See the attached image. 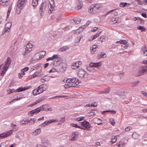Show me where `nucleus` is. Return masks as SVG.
Instances as JSON below:
<instances>
[{
	"label": "nucleus",
	"mask_w": 147,
	"mask_h": 147,
	"mask_svg": "<svg viewBox=\"0 0 147 147\" xmlns=\"http://www.w3.org/2000/svg\"><path fill=\"white\" fill-rule=\"evenodd\" d=\"M10 58L8 57L7 58L5 63L2 64L0 66V71L1 70L0 75L3 76L7 71L11 63Z\"/></svg>",
	"instance_id": "nucleus-1"
},
{
	"label": "nucleus",
	"mask_w": 147,
	"mask_h": 147,
	"mask_svg": "<svg viewBox=\"0 0 147 147\" xmlns=\"http://www.w3.org/2000/svg\"><path fill=\"white\" fill-rule=\"evenodd\" d=\"M100 7V5L98 4L92 5L89 7L88 11L90 13L95 14L97 12L98 9Z\"/></svg>",
	"instance_id": "nucleus-2"
},
{
	"label": "nucleus",
	"mask_w": 147,
	"mask_h": 147,
	"mask_svg": "<svg viewBox=\"0 0 147 147\" xmlns=\"http://www.w3.org/2000/svg\"><path fill=\"white\" fill-rule=\"evenodd\" d=\"M82 127L80 126V129L87 130L89 129L91 127L88 122L84 121L80 123Z\"/></svg>",
	"instance_id": "nucleus-3"
},
{
	"label": "nucleus",
	"mask_w": 147,
	"mask_h": 147,
	"mask_svg": "<svg viewBox=\"0 0 147 147\" xmlns=\"http://www.w3.org/2000/svg\"><path fill=\"white\" fill-rule=\"evenodd\" d=\"M13 129L14 130H11L8 132H5L2 134H0V140L4 138L9 136L12 134L13 131H17L18 130V129L16 127H15V128Z\"/></svg>",
	"instance_id": "nucleus-4"
},
{
	"label": "nucleus",
	"mask_w": 147,
	"mask_h": 147,
	"mask_svg": "<svg viewBox=\"0 0 147 147\" xmlns=\"http://www.w3.org/2000/svg\"><path fill=\"white\" fill-rule=\"evenodd\" d=\"M47 7V4L44 2L42 3L40 8L39 12L41 16L43 15L44 11L45 10Z\"/></svg>",
	"instance_id": "nucleus-5"
},
{
	"label": "nucleus",
	"mask_w": 147,
	"mask_h": 147,
	"mask_svg": "<svg viewBox=\"0 0 147 147\" xmlns=\"http://www.w3.org/2000/svg\"><path fill=\"white\" fill-rule=\"evenodd\" d=\"M26 1L27 0H19L17 4V6L21 9H22L26 5Z\"/></svg>",
	"instance_id": "nucleus-6"
},
{
	"label": "nucleus",
	"mask_w": 147,
	"mask_h": 147,
	"mask_svg": "<svg viewBox=\"0 0 147 147\" xmlns=\"http://www.w3.org/2000/svg\"><path fill=\"white\" fill-rule=\"evenodd\" d=\"M77 74L78 77L80 78L85 77L86 75H87L86 72L82 69H79L77 72Z\"/></svg>",
	"instance_id": "nucleus-7"
},
{
	"label": "nucleus",
	"mask_w": 147,
	"mask_h": 147,
	"mask_svg": "<svg viewBox=\"0 0 147 147\" xmlns=\"http://www.w3.org/2000/svg\"><path fill=\"white\" fill-rule=\"evenodd\" d=\"M146 73H147V66H142L141 67V70L139 71L138 75H142Z\"/></svg>",
	"instance_id": "nucleus-8"
},
{
	"label": "nucleus",
	"mask_w": 147,
	"mask_h": 147,
	"mask_svg": "<svg viewBox=\"0 0 147 147\" xmlns=\"http://www.w3.org/2000/svg\"><path fill=\"white\" fill-rule=\"evenodd\" d=\"M41 107L37 108L35 109L30 111L28 113L29 115H30V114H31V116H33L34 114H36L39 113L41 110Z\"/></svg>",
	"instance_id": "nucleus-9"
},
{
	"label": "nucleus",
	"mask_w": 147,
	"mask_h": 147,
	"mask_svg": "<svg viewBox=\"0 0 147 147\" xmlns=\"http://www.w3.org/2000/svg\"><path fill=\"white\" fill-rule=\"evenodd\" d=\"M66 81L67 82H70L72 84H76V86L79 84L78 80L76 78H72L67 79Z\"/></svg>",
	"instance_id": "nucleus-10"
},
{
	"label": "nucleus",
	"mask_w": 147,
	"mask_h": 147,
	"mask_svg": "<svg viewBox=\"0 0 147 147\" xmlns=\"http://www.w3.org/2000/svg\"><path fill=\"white\" fill-rule=\"evenodd\" d=\"M15 97L16 98L13 99L10 102V103H11L12 102H14L15 101L20 100L22 98H23V95L20 93H18L15 95Z\"/></svg>",
	"instance_id": "nucleus-11"
},
{
	"label": "nucleus",
	"mask_w": 147,
	"mask_h": 147,
	"mask_svg": "<svg viewBox=\"0 0 147 147\" xmlns=\"http://www.w3.org/2000/svg\"><path fill=\"white\" fill-rule=\"evenodd\" d=\"M82 64V62L81 61H78L73 63L71 65V67L72 69H76L79 67V66L81 65Z\"/></svg>",
	"instance_id": "nucleus-12"
},
{
	"label": "nucleus",
	"mask_w": 147,
	"mask_h": 147,
	"mask_svg": "<svg viewBox=\"0 0 147 147\" xmlns=\"http://www.w3.org/2000/svg\"><path fill=\"white\" fill-rule=\"evenodd\" d=\"M38 88L40 90L41 93H42L47 89L48 86L46 84H43L40 85Z\"/></svg>",
	"instance_id": "nucleus-13"
},
{
	"label": "nucleus",
	"mask_w": 147,
	"mask_h": 147,
	"mask_svg": "<svg viewBox=\"0 0 147 147\" xmlns=\"http://www.w3.org/2000/svg\"><path fill=\"white\" fill-rule=\"evenodd\" d=\"M81 21V20L80 18H76L71 20L69 22L71 23L72 24L74 25L79 24Z\"/></svg>",
	"instance_id": "nucleus-14"
},
{
	"label": "nucleus",
	"mask_w": 147,
	"mask_h": 147,
	"mask_svg": "<svg viewBox=\"0 0 147 147\" xmlns=\"http://www.w3.org/2000/svg\"><path fill=\"white\" fill-rule=\"evenodd\" d=\"M78 133L77 132H74L71 137H69V140L71 141H75L76 140V138L78 137Z\"/></svg>",
	"instance_id": "nucleus-15"
},
{
	"label": "nucleus",
	"mask_w": 147,
	"mask_h": 147,
	"mask_svg": "<svg viewBox=\"0 0 147 147\" xmlns=\"http://www.w3.org/2000/svg\"><path fill=\"white\" fill-rule=\"evenodd\" d=\"M38 68V69H37V71L34 73V75L36 77L42 76V75L41 73L42 71L41 67H39Z\"/></svg>",
	"instance_id": "nucleus-16"
},
{
	"label": "nucleus",
	"mask_w": 147,
	"mask_h": 147,
	"mask_svg": "<svg viewBox=\"0 0 147 147\" xmlns=\"http://www.w3.org/2000/svg\"><path fill=\"white\" fill-rule=\"evenodd\" d=\"M10 3V0H0V4L4 6H7Z\"/></svg>",
	"instance_id": "nucleus-17"
},
{
	"label": "nucleus",
	"mask_w": 147,
	"mask_h": 147,
	"mask_svg": "<svg viewBox=\"0 0 147 147\" xmlns=\"http://www.w3.org/2000/svg\"><path fill=\"white\" fill-rule=\"evenodd\" d=\"M59 55H57V57L55 58V60L53 61V62L51 63V65L57 66L59 64V61L60 60V58L59 57Z\"/></svg>",
	"instance_id": "nucleus-18"
},
{
	"label": "nucleus",
	"mask_w": 147,
	"mask_h": 147,
	"mask_svg": "<svg viewBox=\"0 0 147 147\" xmlns=\"http://www.w3.org/2000/svg\"><path fill=\"white\" fill-rule=\"evenodd\" d=\"M102 65L101 62L97 63H91L89 64V65L92 67H98Z\"/></svg>",
	"instance_id": "nucleus-19"
},
{
	"label": "nucleus",
	"mask_w": 147,
	"mask_h": 147,
	"mask_svg": "<svg viewBox=\"0 0 147 147\" xmlns=\"http://www.w3.org/2000/svg\"><path fill=\"white\" fill-rule=\"evenodd\" d=\"M82 37V35H81L79 37H77L76 38L74 43V45L76 46L78 45V44L79 43Z\"/></svg>",
	"instance_id": "nucleus-20"
},
{
	"label": "nucleus",
	"mask_w": 147,
	"mask_h": 147,
	"mask_svg": "<svg viewBox=\"0 0 147 147\" xmlns=\"http://www.w3.org/2000/svg\"><path fill=\"white\" fill-rule=\"evenodd\" d=\"M29 89V88L27 87H20V88H18L16 90H15V91H16V92H22L26 90L27 89Z\"/></svg>",
	"instance_id": "nucleus-21"
},
{
	"label": "nucleus",
	"mask_w": 147,
	"mask_h": 147,
	"mask_svg": "<svg viewBox=\"0 0 147 147\" xmlns=\"http://www.w3.org/2000/svg\"><path fill=\"white\" fill-rule=\"evenodd\" d=\"M106 57L107 55L105 53L101 52L98 55L97 57L98 59H99L101 58H105Z\"/></svg>",
	"instance_id": "nucleus-22"
},
{
	"label": "nucleus",
	"mask_w": 147,
	"mask_h": 147,
	"mask_svg": "<svg viewBox=\"0 0 147 147\" xmlns=\"http://www.w3.org/2000/svg\"><path fill=\"white\" fill-rule=\"evenodd\" d=\"M93 122L95 124H96L98 125H100L101 124H102V123L101 122H99L100 121H101V120L100 119L97 117L94 118L93 119Z\"/></svg>",
	"instance_id": "nucleus-23"
},
{
	"label": "nucleus",
	"mask_w": 147,
	"mask_h": 147,
	"mask_svg": "<svg viewBox=\"0 0 147 147\" xmlns=\"http://www.w3.org/2000/svg\"><path fill=\"white\" fill-rule=\"evenodd\" d=\"M41 93V92L38 88L34 89L33 91V93L34 95H36Z\"/></svg>",
	"instance_id": "nucleus-24"
},
{
	"label": "nucleus",
	"mask_w": 147,
	"mask_h": 147,
	"mask_svg": "<svg viewBox=\"0 0 147 147\" xmlns=\"http://www.w3.org/2000/svg\"><path fill=\"white\" fill-rule=\"evenodd\" d=\"M41 132V130L40 129H38L33 132V135L36 136L40 134Z\"/></svg>",
	"instance_id": "nucleus-25"
},
{
	"label": "nucleus",
	"mask_w": 147,
	"mask_h": 147,
	"mask_svg": "<svg viewBox=\"0 0 147 147\" xmlns=\"http://www.w3.org/2000/svg\"><path fill=\"white\" fill-rule=\"evenodd\" d=\"M84 27H80L79 29L76 30L74 32L75 34H78L80 33L83 31V28H84Z\"/></svg>",
	"instance_id": "nucleus-26"
},
{
	"label": "nucleus",
	"mask_w": 147,
	"mask_h": 147,
	"mask_svg": "<svg viewBox=\"0 0 147 147\" xmlns=\"http://www.w3.org/2000/svg\"><path fill=\"white\" fill-rule=\"evenodd\" d=\"M40 55L38 53H36L34 55V60H38L41 59L40 57Z\"/></svg>",
	"instance_id": "nucleus-27"
},
{
	"label": "nucleus",
	"mask_w": 147,
	"mask_h": 147,
	"mask_svg": "<svg viewBox=\"0 0 147 147\" xmlns=\"http://www.w3.org/2000/svg\"><path fill=\"white\" fill-rule=\"evenodd\" d=\"M83 5V3L82 1L79 0L78 2L77 6V9H80Z\"/></svg>",
	"instance_id": "nucleus-28"
},
{
	"label": "nucleus",
	"mask_w": 147,
	"mask_h": 147,
	"mask_svg": "<svg viewBox=\"0 0 147 147\" xmlns=\"http://www.w3.org/2000/svg\"><path fill=\"white\" fill-rule=\"evenodd\" d=\"M116 43H119L120 44H122L124 45H126L127 44V41L125 40H120L119 41H117L116 42Z\"/></svg>",
	"instance_id": "nucleus-29"
},
{
	"label": "nucleus",
	"mask_w": 147,
	"mask_h": 147,
	"mask_svg": "<svg viewBox=\"0 0 147 147\" xmlns=\"http://www.w3.org/2000/svg\"><path fill=\"white\" fill-rule=\"evenodd\" d=\"M142 52L143 55L144 56L147 55V48L145 47H142Z\"/></svg>",
	"instance_id": "nucleus-30"
},
{
	"label": "nucleus",
	"mask_w": 147,
	"mask_h": 147,
	"mask_svg": "<svg viewBox=\"0 0 147 147\" xmlns=\"http://www.w3.org/2000/svg\"><path fill=\"white\" fill-rule=\"evenodd\" d=\"M69 49V47L67 46H63L61 48L59 49V51H65L67 49Z\"/></svg>",
	"instance_id": "nucleus-31"
},
{
	"label": "nucleus",
	"mask_w": 147,
	"mask_h": 147,
	"mask_svg": "<svg viewBox=\"0 0 147 147\" xmlns=\"http://www.w3.org/2000/svg\"><path fill=\"white\" fill-rule=\"evenodd\" d=\"M117 136H112L111 139V141L110 142H112V144L114 143L117 140Z\"/></svg>",
	"instance_id": "nucleus-32"
},
{
	"label": "nucleus",
	"mask_w": 147,
	"mask_h": 147,
	"mask_svg": "<svg viewBox=\"0 0 147 147\" xmlns=\"http://www.w3.org/2000/svg\"><path fill=\"white\" fill-rule=\"evenodd\" d=\"M49 3L51 7L53 8L55 6L54 2V0H49Z\"/></svg>",
	"instance_id": "nucleus-33"
},
{
	"label": "nucleus",
	"mask_w": 147,
	"mask_h": 147,
	"mask_svg": "<svg viewBox=\"0 0 147 147\" xmlns=\"http://www.w3.org/2000/svg\"><path fill=\"white\" fill-rule=\"evenodd\" d=\"M97 105V102H94L91 104H89L88 105H86L85 107H96Z\"/></svg>",
	"instance_id": "nucleus-34"
},
{
	"label": "nucleus",
	"mask_w": 147,
	"mask_h": 147,
	"mask_svg": "<svg viewBox=\"0 0 147 147\" xmlns=\"http://www.w3.org/2000/svg\"><path fill=\"white\" fill-rule=\"evenodd\" d=\"M39 0H33L32 2V5L34 7L36 6L38 3Z\"/></svg>",
	"instance_id": "nucleus-35"
},
{
	"label": "nucleus",
	"mask_w": 147,
	"mask_h": 147,
	"mask_svg": "<svg viewBox=\"0 0 147 147\" xmlns=\"http://www.w3.org/2000/svg\"><path fill=\"white\" fill-rule=\"evenodd\" d=\"M57 57V55H54L52 57H49L47 58L46 59L47 61L50 60H53L55 58Z\"/></svg>",
	"instance_id": "nucleus-36"
},
{
	"label": "nucleus",
	"mask_w": 147,
	"mask_h": 147,
	"mask_svg": "<svg viewBox=\"0 0 147 147\" xmlns=\"http://www.w3.org/2000/svg\"><path fill=\"white\" fill-rule=\"evenodd\" d=\"M140 5L142 4L143 3H144L145 5L147 3V0H144L143 2H142L141 0H135Z\"/></svg>",
	"instance_id": "nucleus-37"
},
{
	"label": "nucleus",
	"mask_w": 147,
	"mask_h": 147,
	"mask_svg": "<svg viewBox=\"0 0 147 147\" xmlns=\"http://www.w3.org/2000/svg\"><path fill=\"white\" fill-rule=\"evenodd\" d=\"M139 137V135L136 133H134L132 135V137L134 139H138Z\"/></svg>",
	"instance_id": "nucleus-38"
},
{
	"label": "nucleus",
	"mask_w": 147,
	"mask_h": 147,
	"mask_svg": "<svg viewBox=\"0 0 147 147\" xmlns=\"http://www.w3.org/2000/svg\"><path fill=\"white\" fill-rule=\"evenodd\" d=\"M26 47L27 48H29V49H32V47L33 45L30 42H28L26 45V46H24V47Z\"/></svg>",
	"instance_id": "nucleus-39"
},
{
	"label": "nucleus",
	"mask_w": 147,
	"mask_h": 147,
	"mask_svg": "<svg viewBox=\"0 0 147 147\" xmlns=\"http://www.w3.org/2000/svg\"><path fill=\"white\" fill-rule=\"evenodd\" d=\"M110 88H107L105 89V90L104 91H103L102 92H100V93L102 94V93H104V94H107L109 92H110Z\"/></svg>",
	"instance_id": "nucleus-40"
},
{
	"label": "nucleus",
	"mask_w": 147,
	"mask_h": 147,
	"mask_svg": "<svg viewBox=\"0 0 147 147\" xmlns=\"http://www.w3.org/2000/svg\"><path fill=\"white\" fill-rule=\"evenodd\" d=\"M11 5H10L9 7L8 11L7 12V18L9 16L10 12L11 10Z\"/></svg>",
	"instance_id": "nucleus-41"
},
{
	"label": "nucleus",
	"mask_w": 147,
	"mask_h": 147,
	"mask_svg": "<svg viewBox=\"0 0 147 147\" xmlns=\"http://www.w3.org/2000/svg\"><path fill=\"white\" fill-rule=\"evenodd\" d=\"M97 47L96 45H93L91 47L90 49L93 52H95L96 50V48Z\"/></svg>",
	"instance_id": "nucleus-42"
},
{
	"label": "nucleus",
	"mask_w": 147,
	"mask_h": 147,
	"mask_svg": "<svg viewBox=\"0 0 147 147\" xmlns=\"http://www.w3.org/2000/svg\"><path fill=\"white\" fill-rule=\"evenodd\" d=\"M101 32L102 31H98V33L93 36L92 38L93 39H94L98 37L99 36V34L101 33Z\"/></svg>",
	"instance_id": "nucleus-43"
},
{
	"label": "nucleus",
	"mask_w": 147,
	"mask_h": 147,
	"mask_svg": "<svg viewBox=\"0 0 147 147\" xmlns=\"http://www.w3.org/2000/svg\"><path fill=\"white\" fill-rule=\"evenodd\" d=\"M40 55V57L41 58H42L46 54V52L44 51H42L40 53H39Z\"/></svg>",
	"instance_id": "nucleus-44"
},
{
	"label": "nucleus",
	"mask_w": 147,
	"mask_h": 147,
	"mask_svg": "<svg viewBox=\"0 0 147 147\" xmlns=\"http://www.w3.org/2000/svg\"><path fill=\"white\" fill-rule=\"evenodd\" d=\"M139 82V81H137L133 83L131 85V86L133 87H135L138 85Z\"/></svg>",
	"instance_id": "nucleus-45"
},
{
	"label": "nucleus",
	"mask_w": 147,
	"mask_h": 147,
	"mask_svg": "<svg viewBox=\"0 0 147 147\" xmlns=\"http://www.w3.org/2000/svg\"><path fill=\"white\" fill-rule=\"evenodd\" d=\"M11 23L9 22H8L5 25V27L6 28H9L10 29L11 26Z\"/></svg>",
	"instance_id": "nucleus-46"
},
{
	"label": "nucleus",
	"mask_w": 147,
	"mask_h": 147,
	"mask_svg": "<svg viewBox=\"0 0 147 147\" xmlns=\"http://www.w3.org/2000/svg\"><path fill=\"white\" fill-rule=\"evenodd\" d=\"M125 143L120 142L119 144H118L117 145V146H119V147H124L125 146Z\"/></svg>",
	"instance_id": "nucleus-47"
},
{
	"label": "nucleus",
	"mask_w": 147,
	"mask_h": 147,
	"mask_svg": "<svg viewBox=\"0 0 147 147\" xmlns=\"http://www.w3.org/2000/svg\"><path fill=\"white\" fill-rule=\"evenodd\" d=\"M107 38V37L105 36H101L100 38V40L102 42L105 41Z\"/></svg>",
	"instance_id": "nucleus-48"
},
{
	"label": "nucleus",
	"mask_w": 147,
	"mask_h": 147,
	"mask_svg": "<svg viewBox=\"0 0 147 147\" xmlns=\"http://www.w3.org/2000/svg\"><path fill=\"white\" fill-rule=\"evenodd\" d=\"M110 123L112 125H114L115 122L114 121V120L113 118H111L109 119Z\"/></svg>",
	"instance_id": "nucleus-49"
},
{
	"label": "nucleus",
	"mask_w": 147,
	"mask_h": 147,
	"mask_svg": "<svg viewBox=\"0 0 147 147\" xmlns=\"http://www.w3.org/2000/svg\"><path fill=\"white\" fill-rule=\"evenodd\" d=\"M48 121H49V124H51V123H54V122H57L58 121H57V119H51V120Z\"/></svg>",
	"instance_id": "nucleus-50"
},
{
	"label": "nucleus",
	"mask_w": 147,
	"mask_h": 147,
	"mask_svg": "<svg viewBox=\"0 0 147 147\" xmlns=\"http://www.w3.org/2000/svg\"><path fill=\"white\" fill-rule=\"evenodd\" d=\"M68 83V86H69V87H74L76 86V84H73L70 82H67Z\"/></svg>",
	"instance_id": "nucleus-51"
},
{
	"label": "nucleus",
	"mask_w": 147,
	"mask_h": 147,
	"mask_svg": "<svg viewBox=\"0 0 147 147\" xmlns=\"http://www.w3.org/2000/svg\"><path fill=\"white\" fill-rule=\"evenodd\" d=\"M29 69V67H26L24 68L21 69V71L22 73H24L25 71H27Z\"/></svg>",
	"instance_id": "nucleus-52"
},
{
	"label": "nucleus",
	"mask_w": 147,
	"mask_h": 147,
	"mask_svg": "<svg viewBox=\"0 0 147 147\" xmlns=\"http://www.w3.org/2000/svg\"><path fill=\"white\" fill-rule=\"evenodd\" d=\"M49 124V123L48 121H46L45 122H44L42 124V127H45L47 125Z\"/></svg>",
	"instance_id": "nucleus-53"
},
{
	"label": "nucleus",
	"mask_w": 147,
	"mask_h": 147,
	"mask_svg": "<svg viewBox=\"0 0 147 147\" xmlns=\"http://www.w3.org/2000/svg\"><path fill=\"white\" fill-rule=\"evenodd\" d=\"M84 117H80L78 118H76V120L79 121L84 120Z\"/></svg>",
	"instance_id": "nucleus-54"
},
{
	"label": "nucleus",
	"mask_w": 147,
	"mask_h": 147,
	"mask_svg": "<svg viewBox=\"0 0 147 147\" xmlns=\"http://www.w3.org/2000/svg\"><path fill=\"white\" fill-rule=\"evenodd\" d=\"M127 4L126 3L121 2L120 3V6L121 7H125Z\"/></svg>",
	"instance_id": "nucleus-55"
},
{
	"label": "nucleus",
	"mask_w": 147,
	"mask_h": 147,
	"mask_svg": "<svg viewBox=\"0 0 147 147\" xmlns=\"http://www.w3.org/2000/svg\"><path fill=\"white\" fill-rule=\"evenodd\" d=\"M137 28L139 30H141L142 31L145 30V28H144L143 26H140L139 27H138Z\"/></svg>",
	"instance_id": "nucleus-56"
},
{
	"label": "nucleus",
	"mask_w": 147,
	"mask_h": 147,
	"mask_svg": "<svg viewBox=\"0 0 147 147\" xmlns=\"http://www.w3.org/2000/svg\"><path fill=\"white\" fill-rule=\"evenodd\" d=\"M71 125L73 127L78 128L80 129V126L78 125H77L74 123H72L71 124Z\"/></svg>",
	"instance_id": "nucleus-57"
},
{
	"label": "nucleus",
	"mask_w": 147,
	"mask_h": 147,
	"mask_svg": "<svg viewBox=\"0 0 147 147\" xmlns=\"http://www.w3.org/2000/svg\"><path fill=\"white\" fill-rule=\"evenodd\" d=\"M56 71V69L54 68H53L49 71V73H51L53 72H55Z\"/></svg>",
	"instance_id": "nucleus-58"
},
{
	"label": "nucleus",
	"mask_w": 147,
	"mask_h": 147,
	"mask_svg": "<svg viewBox=\"0 0 147 147\" xmlns=\"http://www.w3.org/2000/svg\"><path fill=\"white\" fill-rule=\"evenodd\" d=\"M111 112L112 114H115L116 113V112L115 111H106L103 112L102 113H103L104 112Z\"/></svg>",
	"instance_id": "nucleus-59"
},
{
	"label": "nucleus",
	"mask_w": 147,
	"mask_h": 147,
	"mask_svg": "<svg viewBox=\"0 0 147 147\" xmlns=\"http://www.w3.org/2000/svg\"><path fill=\"white\" fill-rule=\"evenodd\" d=\"M47 142V140L46 139H42V142L44 144V145H45Z\"/></svg>",
	"instance_id": "nucleus-60"
},
{
	"label": "nucleus",
	"mask_w": 147,
	"mask_h": 147,
	"mask_svg": "<svg viewBox=\"0 0 147 147\" xmlns=\"http://www.w3.org/2000/svg\"><path fill=\"white\" fill-rule=\"evenodd\" d=\"M43 78L44 79V80H45L46 81H49L50 80V78L49 77H47V76H45L44 77H43Z\"/></svg>",
	"instance_id": "nucleus-61"
},
{
	"label": "nucleus",
	"mask_w": 147,
	"mask_h": 147,
	"mask_svg": "<svg viewBox=\"0 0 147 147\" xmlns=\"http://www.w3.org/2000/svg\"><path fill=\"white\" fill-rule=\"evenodd\" d=\"M6 146V144L5 142H3L2 143L0 146V147H5Z\"/></svg>",
	"instance_id": "nucleus-62"
},
{
	"label": "nucleus",
	"mask_w": 147,
	"mask_h": 147,
	"mask_svg": "<svg viewBox=\"0 0 147 147\" xmlns=\"http://www.w3.org/2000/svg\"><path fill=\"white\" fill-rule=\"evenodd\" d=\"M25 75V73H19L18 74V76L20 77V78H21L23 76Z\"/></svg>",
	"instance_id": "nucleus-63"
},
{
	"label": "nucleus",
	"mask_w": 147,
	"mask_h": 147,
	"mask_svg": "<svg viewBox=\"0 0 147 147\" xmlns=\"http://www.w3.org/2000/svg\"><path fill=\"white\" fill-rule=\"evenodd\" d=\"M116 19V18H114L112 19V21L113 22V23H116L117 22V20Z\"/></svg>",
	"instance_id": "nucleus-64"
}]
</instances>
